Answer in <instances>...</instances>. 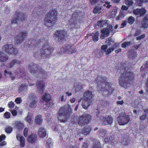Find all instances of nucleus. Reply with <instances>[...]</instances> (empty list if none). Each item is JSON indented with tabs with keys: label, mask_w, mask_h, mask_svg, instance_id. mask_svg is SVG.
Masks as SVG:
<instances>
[{
	"label": "nucleus",
	"mask_w": 148,
	"mask_h": 148,
	"mask_svg": "<svg viewBox=\"0 0 148 148\" xmlns=\"http://www.w3.org/2000/svg\"><path fill=\"white\" fill-rule=\"evenodd\" d=\"M115 31L113 30L112 26L110 25L107 26L106 28L101 31V34L100 36L101 39H103L105 37L108 36L110 33H114Z\"/></svg>",
	"instance_id": "nucleus-10"
},
{
	"label": "nucleus",
	"mask_w": 148,
	"mask_h": 148,
	"mask_svg": "<svg viewBox=\"0 0 148 148\" xmlns=\"http://www.w3.org/2000/svg\"><path fill=\"white\" fill-rule=\"evenodd\" d=\"M9 75L10 76V79L12 80H14L16 78L15 76L13 75V73L12 72H11V74H10Z\"/></svg>",
	"instance_id": "nucleus-54"
},
{
	"label": "nucleus",
	"mask_w": 148,
	"mask_h": 148,
	"mask_svg": "<svg viewBox=\"0 0 148 148\" xmlns=\"http://www.w3.org/2000/svg\"><path fill=\"white\" fill-rule=\"evenodd\" d=\"M22 100L20 97L17 98L15 100V101L18 104L22 102Z\"/></svg>",
	"instance_id": "nucleus-52"
},
{
	"label": "nucleus",
	"mask_w": 148,
	"mask_h": 148,
	"mask_svg": "<svg viewBox=\"0 0 148 148\" xmlns=\"http://www.w3.org/2000/svg\"><path fill=\"white\" fill-rule=\"evenodd\" d=\"M111 42H113V41L111 40V38H109L108 39V40H107L106 41V42L109 44V45L111 43Z\"/></svg>",
	"instance_id": "nucleus-61"
},
{
	"label": "nucleus",
	"mask_w": 148,
	"mask_h": 148,
	"mask_svg": "<svg viewBox=\"0 0 148 148\" xmlns=\"http://www.w3.org/2000/svg\"><path fill=\"white\" fill-rule=\"evenodd\" d=\"M101 10V8L99 7H96L93 10V13L95 14L97 13Z\"/></svg>",
	"instance_id": "nucleus-48"
},
{
	"label": "nucleus",
	"mask_w": 148,
	"mask_h": 148,
	"mask_svg": "<svg viewBox=\"0 0 148 148\" xmlns=\"http://www.w3.org/2000/svg\"><path fill=\"white\" fill-rule=\"evenodd\" d=\"M92 101L84 99H83L82 104L83 108L87 109L89 106L92 103Z\"/></svg>",
	"instance_id": "nucleus-21"
},
{
	"label": "nucleus",
	"mask_w": 148,
	"mask_h": 148,
	"mask_svg": "<svg viewBox=\"0 0 148 148\" xmlns=\"http://www.w3.org/2000/svg\"><path fill=\"white\" fill-rule=\"evenodd\" d=\"M56 16L57 13L54 11L49 12L46 18L45 24L49 27L51 26L56 22Z\"/></svg>",
	"instance_id": "nucleus-4"
},
{
	"label": "nucleus",
	"mask_w": 148,
	"mask_h": 148,
	"mask_svg": "<svg viewBox=\"0 0 148 148\" xmlns=\"http://www.w3.org/2000/svg\"><path fill=\"white\" fill-rule=\"evenodd\" d=\"M79 16L76 12H74L72 16V18L68 23V27L73 29L78 27V23L79 22Z\"/></svg>",
	"instance_id": "nucleus-5"
},
{
	"label": "nucleus",
	"mask_w": 148,
	"mask_h": 148,
	"mask_svg": "<svg viewBox=\"0 0 148 148\" xmlns=\"http://www.w3.org/2000/svg\"><path fill=\"white\" fill-rule=\"evenodd\" d=\"M20 63V61L17 59H13L10 63H8L7 65V67L8 68H11L12 66L15 65H19Z\"/></svg>",
	"instance_id": "nucleus-24"
},
{
	"label": "nucleus",
	"mask_w": 148,
	"mask_h": 148,
	"mask_svg": "<svg viewBox=\"0 0 148 148\" xmlns=\"http://www.w3.org/2000/svg\"><path fill=\"white\" fill-rule=\"evenodd\" d=\"M62 53L67 52L69 54H72L76 51V48L73 47V45H67L64 47H62L60 49Z\"/></svg>",
	"instance_id": "nucleus-9"
},
{
	"label": "nucleus",
	"mask_w": 148,
	"mask_h": 148,
	"mask_svg": "<svg viewBox=\"0 0 148 148\" xmlns=\"http://www.w3.org/2000/svg\"><path fill=\"white\" fill-rule=\"evenodd\" d=\"M17 140L20 142V146L23 147L25 145V139L24 138L21 134H18L16 135Z\"/></svg>",
	"instance_id": "nucleus-23"
},
{
	"label": "nucleus",
	"mask_w": 148,
	"mask_h": 148,
	"mask_svg": "<svg viewBox=\"0 0 148 148\" xmlns=\"http://www.w3.org/2000/svg\"><path fill=\"white\" fill-rule=\"evenodd\" d=\"M131 42H132L131 41L125 42L122 44L121 46L122 47L125 48L130 45Z\"/></svg>",
	"instance_id": "nucleus-41"
},
{
	"label": "nucleus",
	"mask_w": 148,
	"mask_h": 148,
	"mask_svg": "<svg viewBox=\"0 0 148 148\" xmlns=\"http://www.w3.org/2000/svg\"><path fill=\"white\" fill-rule=\"evenodd\" d=\"M72 113L71 109L68 104H66L61 108L59 111L58 118L61 121L65 122L68 119Z\"/></svg>",
	"instance_id": "nucleus-3"
},
{
	"label": "nucleus",
	"mask_w": 148,
	"mask_h": 148,
	"mask_svg": "<svg viewBox=\"0 0 148 148\" xmlns=\"http://www.w3.org/2000/svg\"><path fill=\"white\" fill-rule=\"evenodd\" d=\"M92 148H101V145L100 143L98 141H96L93 143Z\"/></svg>",
	"instance_id": "nucleus-34"
},
{
	"label": "nucleus",
	"mask_w": 148,
	"mask_h": 148,
	"mask_svg": "<svg viewBox=\"0 0 148 148\" xmlns=\"http://www.w3.org/2000/svg\"><path fill=\"white\" fill-rule=\"evenodd\" d=\"M145 35L144 34H142L139 36L137 37L136 38V39L137 40H140L143 38L145 37Z\"/></svg>",
	"instance_id": "nucleus-57"
},
{
	"label": "nucleus",
	"mask_w": 148,
	"mask_h": 148,
	"mask_svg": "<svg viewBox=\"0 0 148 148\" xmlns=\"http://www.w3.org/2000/svg\"><path fill=\"white\" fill-rule=\"evenodd\" d=\"M8 105L9 107L10 108H13L14 106V102L12 101L9 103Z\"/></svg>",
	"instance_id": "nucleus-56"
},
{
	"label": "nucleus",
	"mask_w": 148,
	"mask_h": 148,
	"mask_svg": "<svg viewBox=\"0 0 148 148\" xmlns=\"http://www.w3.org/2000/svg\"><path fill=\"white\" fill-rule=\"evenodd\" d=\"M108 48L107 45H102L101 47L102 52H106V55L109 54L111 52L113 51L115 49L114 46L110 47L107 49L106 50V49Z\"/></svg>",
	"instance_id": "nucleus-19"
},
{
	"label": "nucleus",
	"mask_w": 148,
	"mask_h": 148,
	"mask_svg": "<svg viewBox=\"0 0 148 148\" xmlns=\"http://www.w3.org/2000/svg\"><path fill=\"white\" fill-rule=\"evenodd\" d=\"M99 0H90V2L92 5H93L96 3H97Z\"/></svg>",
	"instance_id": "nucleus-58"
},
{
	"label": "nucleus",
	"mask_w": 148,
	"mask_h": 148,
	"mask_svg": "<svg viewBox=\"0 0 148 148\" xmlns=\"http://www.w3.org/2000/svg\"><path fill=\"white\" fill-rule=\"evenodd\" d=\"M125 3L128 6L132 5L133 3L132 0H125Z\"/></svg>",
	"instance_id": "nucleus-46"
},
{
	"label": "nucleus",
	"mask_w": 148,
	"mask_h": 148,
	"mask_svg": "<svg viewBox=\"0 0 148 148\" xmlns=\"http://www.w3.org/2000/svg\"><path fill=\"white\" fill-rule=\"evenodd\" d=\"M8 59V56L4 52L0 51V62H5Z\"/></svg>",
	"instance_id": "nucleus-26"
},
{
	"label": "nucleus",
	"mask_w": 148,
	"mask_h": 148,
	"mask_svg": "<svg viewBox=\"0 0 148 148\" xmlns=\"http://www.w3.org/2000/svg\"><path fill=\"white\" fill-rule=\"evenodd\" d=\"M16 16L13 18L11 21L12 24H19L25 20V17L22 13L17 14Z\"/></svg>",
	"instance_id": "nucleus-14"
},
{
	"label": "nucleus",
	"mask_w": 148,
	"mask_h": 148,
	"mask_svg": "<svg viewBox=\"0 0 148 148\" xmlns=\"http://www.w3.org/2000/svg\"><path fill=\"white\" fill-rule=\"evenodd\" d=\"M140 11V14L141 16H143L145 13L146 10L144 8H142Z\"/></svg>",
	"instance_id": "nucleus-49"
},
{
	"label": "nucleus",
	"mask_w": 148,
	"mask_h": 148,
	"mask_svg": "<svg viewBox=\"0 0 148 148\" xmlns=\"http://www.w3.org/2000/svg\"><path fill=\"white\" fill-rule=\"evenodd\" d=\"M11 48L10 51H8V54L9 55H15L18 53V50L16 48L13 47L12 45V47H10Z\"/></svg>",
	"instance_id": "nucleus-28"
},
{
	"label": "nucleus",
	"mask_w": 148,
	"mask_h": 148,
	"mask_svg": "<svg viewBox=\"0 0 148 148\" xmlns=\"http://www.w3.org/2000/svg\"><path fill=\"white\" fill-rule=\"evenodd\" d=\"M91 119V117L89 114H84L79 118L78 124L80 125H85L89 122Z\"/></svg>",
	"instance_id": "nucleus-8"
},
{
	"label": "nucleus",
	"mask_w": 148,
	"mask_h": 148,
	"mask_svg": "<svg viewBox=\"0 0 148 148\" xmlns=\"http://www.w3.org/2000/svg\"><path fill=\"white\" fill-rule=\"evenodd\" d=\"M84 99L91 101H92L93 100L92 99L94 97V95L92 94V92L89 90L86 91L84 93Z\"/></svg>",
	"instance_id": "nucleus-20"
},
{
	"label": "nucleus",
	"mask_w": 148,
	"mask_h": 148,
	"mask_svg": "<svg viewBox=\"0 0 148 148\" xmlns=\"http://www.w3.org/2000/svg\"><path fill=\"white\" fill-rule=\"evenodd\" d=\"M130 119L129 115L126 114L125 112H122L118 116L117 120L119 125H123L127 123L129 121Z\"/></svg>",
	"instance_id": "nucleus-6"
},
{
	"label": "nucleus",
	"mask_w": 148,
	"mask_h": 148,
	"mask_svg": "<svg viewBox=\"0 0 148 148\" xmlns=\"http://www.w3.org/2000/svg\"><path fill=\"white\" fill-rule=\"evenodd\" d=\"M45 82L42 81L38 80L36 84L38 90L39 92L42 94L44 92Z\"/></svg>",
	"instance_id": "nucleus-15"
},
{
	"label": "nucleus",
	"mask_w": 148,
	"mask_h": 148,
	"mask_svg": "<svg viewBox=\"0 0 148 148\" xmlns=\"http://www.w3.org/2000/svg\"><path fill=\"white\" fill-rule=\"evenodd\" d=\"M37 135L34 134H32L29 136L27 138V140L28 142L30 143H34L37 140Z\"/></svg>",
	"instance_id": "nucleus-25"
},
{
	"label": "nucleus",
	"mask_w": 148,
	"mask_h": 148,
	"mask_svg": "<svg viewBox=\"0 0 148 148\" xmlns=\"http://www.w3.org/2000/svg\"><path fill=\"white\" fill-rule=\"evenodd\" d=\"M88 144L86 142L84 143L82 147V148H87L88 146Z\"/></svg>",
	"instance_id": "nucleus-60"
},
{
	"label": "nucleus",
	"mask_w": 148,
	"mask_h": 148,
	"mask_svg": "<svg viewBox=\"0 0 148 148\" xmlns=\"http://www.w3.org/2000/svg\"><path fill=\"white\" fill-rule=\"evenodd\" d=\"M42 121V116L40 115H37L35 118V122L37 124H41Z\"/></svg>",
	"instance_id": "nucleus-32"
},
{
	"label": "nucleus",
	"mask_w": 148,
	"mask_h": 148,
	"mask_svg": "<svg viewBox=\"0 0 148 148\" xmlns=\"http://www.w3.org/2000/svg\"><path fill=\"white\" fill-rule=\"evenodd\" d=\"M106 77L99 75L95 80V81L97 84L98 91L99 92L103 93L106 96L111 94L114 90L110 85L109 83L106 81Z\"/></svg>",
	"instance_id": "nucleus-1"
},
{
	"label": "nucleus",
	"mask_w": 148,
	"mask_h": 148,
	"mask_svg": "<svg viewBox=\"0 0 148 148\" xmlns=\"http://www.w3.org/2000/svg\"><path fill=\"white\" fill-rule=\"evenodd\" d=\"M146 114H143V115H142L140 117V119L142 120L143 121L146 118Z\"/></svg>",
	"instance_id": "nucleus-62"
},
{
	"label": "nucleus",
	"mask_w": 148,
	"mask_h": 148,
	"mask_svg": "<svg viewBox=\"0 0 148 148\" xmlns=\"http://www.w3.org/2000/svg\"><path fill=\"white\" fill-rule=\"evenodd\" d=\"M42 99L43 101H45L46 102L45 104L49 108L51 106V103L50 102L51 100V97L49 94L45 93V95L42 96Z\"/></svg>",
	"instance_id": "nucleus-16"
},
{
	"label": "nucleus",
	"mask_w": 148,
	"mask_h": 148,
	"mask_svg": "<svg viewBox=\"0 0 148 148\" xmlns=\"http://www.w3.org/2000/svg\"><path fill=\"white\" fill-rule=\"evenodd\" d=\"M53 50V48L44 45L41 48L40 53L42 57L48 58L51 56Z\"/></svg>",
	"instance_id": "nucleus-7"
},
{
	"label": "nucleus",
	"mask_w": 148,
	"mask_h": 148,
	"mask_svg": "<svg viewBox=\"0 0 148 148\" xmlns=\"http://www.w3.org/2000/svg\"><path fill=\"white\" fill-rule=\"evenodd\" d=\"M34 57L37 59L40 58H41V57L42 56L41 54L40 55L39 52H35L34 53Z\"/></svg>",
	"instance_id": "nucleus-45"
},
{
	"label": "nucleus",
	"mask_w": 148,
	"mask_h": 148,
	"mask_svg": "<svg viewBox=\"0 0 148 148\" xmlns=\"http://www.w3.org/2000/svg\"><path fill=\"white\" fill-rule=\"evenodd\" d=\"M99 35V33L98 32H97L94 34L93 36L92 39L94 42H97L98 40V36Z\"/></svg>",
	"instance_id": "nucleus-36"
},
{
	"label": "nucleus",
	"mask_w": 148,
	"mask_h": 148,
	"mask_svg": "<svg viewBox=\"0 0 148 148\" xmlns=\"http://www.w3.org/2000/svg\"><path fill=\"white\" fill-rule=\"evenodd\" d=\"M142 27L144 28H146L148 27V21L147 19L145 18L143 19L142 22Z\"/></svg>",
	"instance_id": "nucleus-35"
},
{
	"label": "nucleus",
	"mask_w": 148,
	"mask_h": 148,
	"mask_svg": "<svg viewBox=\"0 0 148 148\" xmlns=\"http://www.w3.org/2000/svg\"><path fill=\"white\" fill-rule=\"evenodd\" d=\"M102 124L105 125L108 124L111 125L113 122V118L110 116L102 117L101 119Z\"/></svg>",
	"instance_id": "nucleus-17"
},
{
	"label": "nucleus",
	"mask_w": 148,
	"mask_h": 148,
	"mask_svg": "<svg viewBox=\"0 0 148 148\" xmlns=\"http://www.w3.org/2000/svg\"><path fill=\"white\" fill-rule=\"evenodd\" d=\"M46 133L44 128H40L38 131V135L40 138H43L46 135Z\"/></svg>",
	"instance_id": "nucleus-27"
},
{
	"label": "nucleus",
	"mask_w": 148,
	"mask_h": 148,
	"mask_svg": "<svg viewBox=\"0 0 148 148\" xmlns=\"http://www.w3.org/2000/svg\"><path fill=\"white\" fill-rule=\"evenodd\" d=\"M38 75L39 77L44 78H47L48 75L46 71L42 69H41V71H40Z\"/></svg>",
	"instance_id": "nucleus-29"
},
{
	"label": "nucleus",
	"mask_w": 148,
	"mask_h": 148,
	"mask_svg": "<svg viewBox=\"0 0 148 148\" xmlns=\"http://www.w3.org/2000/svg\"><path fill=\"white\" fill-rule=\"evenodd\" d=\"M82 86L80 84L78 85L75 87V90L76 91H81L82 90Z\"/></svg>",
	"instance_id": "nucleus-43"
},
{
	"label": "nucleus",
	"mask_w": 148,
	"mask_h": 148,
	"mask_svg": "<svg viewBox=\"0 0 148 148\" xmlns=\"http://www.w3.org/2000/svg\"><path fill=\"white\" fill-rule=\"evenodd\" d=\"M12 44H6L3 46L2 49L6 53H8V51H10L11 48L10 47H12Z\"/></svg>",
	"instance_id": "nucleus-31"
},
{
	"label": "nucleus",
	"mask_w": 148,
	"mask_h": 148,
	"mask_svg": "<svg viewBox=\"0 0 148 148\" xmlns=\"http://www.w3.org/2000/svg\"><path fill=\"white\" fill-rule=\"evenodd\" d=\"M106 131L104 129H100L99 133V135L101 136H103L106 134Z\"/></svg>",
	"instance_id": "nucleus-37"
},
{
	"label": "nucleus",
	"mask_w": 148,
	"mask_h": 148,
	"mask_svg": "<svg viewBox=\"0 0 148 148\" xmlns=\"http://www.w3.org/2000/svg\"><path fill=\"white\" fill-rule=\"evenodd\" d=\"M52 140L51 139L49 138L47 141V144L46 146L47 148H49L52 145Z\"/></svg>",
	"instance_id": "nucleus-40"
},
{
	"label": "nucleus",
	"mask_w": 148,
	"mask_h": 148,
	"mask_svg": "<svg viewBox=\"0 0 148 148\" xmlns=\"http://www.w3.org/2000/svg\"><path fill=\"white\" fill-rule=\"evenodd\" d=\"M144 68L146 70L148 69V61H146L144 65Z\"/></svg>",
	"instance_id": "nucleus-63"
},
{
	"label": "nucleus",
	"mask_w": 148,
	"mask_h": 148,
	"mask_svg": "<svg viewBox=\"0 0 148 148\" xmlns=\"http://www.w3.org/2000/svg\"><path fill=\"white\" fill-rule=\"evenodd\" d=\"M11 71H10L9 70L8 71L5 70L4 72V75L5 76H6L7 75H9L10 74H11Z\"/></svg>",
	"instance_id": "nucleus-59"
},
{
	"label": "nucleus",
	"mask_w": 148,
	"mask_h": 148,
	"mask_svg": "<svg viewBox=\"0 0 148 148\" xmlns=\"http://www.w3.org/2000/svg\"><path fill=\"white\" fill-rule=\"evenodd\" d=\"M28 130L27 128H25L23 131V134L24 136L25 137H26L28 135Z\"/></svg>",
	"instance_id": "nucleus-50"
},
{
	"label": "nucleus",
	"mask_w": 148,
	"mask_h": 148,
	"mask_svg": "<svg viewBox=\"0 0 148 148\" xmlns=\"http://www.w3.org/2000/svg\"><path fill=\"white\" fill-rule=\"evenodd\" d=\"M136 4L139 6H141L143 2V0H136Z\"/></svg>",
	"instance_id": "nucleus-47"
},
{
	"label": "nucleus",
	"mask_w": 148,
	"mask_h": 148,
	"mask_svg": "<svg viewBox=\"0 0 148 148\" xmlns=\"http://www.w3.org/2000/svg\"><path fill=\"white\" fill-rule=\"evenodd\" d=\"M135 19L132 16L128 18V22L130 24H132L134 21Z\"/></svg>",
	"instance_id": "nucleus-42"
},
{
	"label": "nucleus",
	"mask_w": 148,
	"mask_h": 148,
	"mask_svg": "<svg viewBox=\"0 0 148 148\" xmlns=\"http://www.w3.org/2000/svg\"><path fill=\"white\" fill-rule=\"evenodd\" d=\"M26 35V33L23 32H21L19 34L17 35L15 38V43L18 44H20L24 41Z\"/></svg>",
	"instance_id": "nucleus-12"
},
{
	"label": "nucleus",
	"mask_w": 148,
	"mask_h": 148,
	"mask_svg": "<svg viewBox=\"0 0 148 148\" xmlns=\"http://www.w3.org/2000/svg\"><path fill=\"white\" fill-rule=\"evenodd\" d=\"M134 77V75L132 72H124L120 76L119 80V85L121 87L126 88L130 86L131 80Z\"/></svg>",
	"instance_id": "nucleus-2"
},
{
	"label": "nucleus",
	"mask_w": 148,
	"mask_h": 148,
	"mask_svg": "<svg viewBox=\"0 0 148 148\" xmlns=\"http://www.w3.org/2000/svg\"><path fill=\"white\" fill-rule=\"evenodd\" d=\"M12 130V128L10 126L7 127L5 129V132L8 133H10Z\"/></svg>",
	"instance_id": "nucleus-44"
},
{
	"label": "nucleus",
	"mask_w": 148,
	"mask_h": 148,
	"mask_svg": "<svg viewBox=\"0 0 148 148\" xmlns=\"http://www.w3.org/2000/svg\"><path fill=\"white\" fill-rule=\"evenodd\" d=\"M28 97L31 101L29 107L33 108L36 106L38 100L35 94H31Z\"/></svg>",
	"instance_id": "nucleus-13"
},
{
	"label": "nucleus",
	"mask_w": 148,
	"mask_h": 148,
	"mask_svg": "<svg viewBox=\"0 0 148 148\" xmlns=\"http://www.w3.org/2000/svg\"><path fill=\"white\" fill-rule=\"evenodd\" d=\"M33 115L31 113H28L27 116L25 118V120L30 124L33 122Z\"/></svg>",
	"instance_id": "nucleus-30"
},
{
	"label": "nucleus",
	"mask_w": 148,
	"mask_h": 148,
	"mask_svg": "<svg viewBox=\"0 0 148 148\" xmlns=\"http://www.w3.org/2000/svg\"><path fill=\"white\" fill-rule=\"evenodd\" d=\"M27 86L26 85L22 84L19 88V90L20 91H21L27 89Z\"/></svg>",
	"instance_id": "nucleus-39"
},
{
	"label": "nucleus",
	"mask_w": 148,
	"mask_h": 148,
	"mask_svg": "<svg viewBox=\"0 0 148 148\" xmlns=\"http://www.w3.org/2000/svg\"><path fill=\"white\" fill-rule=\"evenodd\" d=\"M5 138V136L4 134H2L0 136V142L3 140H4Z\"/></svg>",
	"instance_id": "nucleus-64"
},
{
	"label": "nucleus",
	"mask_w": 148,
	"mask_h": 148,
	"mask_svg": "<svg viewBox=\"0 0 148 148\" xmlns=\"http://www.w3.org/2000/svg\"><path fill=\"white\" fill-rule=\"evenodd\" d=\"M66 31L64 30L58 31L56 33V37L58 39H63L67 35Z\"/></svg>",
	"instance_id": "nucleus-18"
},
{
	"label": "nucleus",
	"mask_w": 148,
	"mask_h": 148,
	"mask_svg": "<svg viewBox=\"0 0 148 148\" xmlns=\"http://www.w3.org/2000/svg\"><path fill=\"white\" fill-rule=\"evenodd\" d=\"M10 113L9 112H6L4 114V116L6 118H9L10 117Z\"/></svg>",
	"instance_id": "nucleus-55"
},
{
	"label": "nucleus",
	"mask_w": 148,
	"mask_h": 148,
	"mask_svg": "<svg viewBox=\"0 0 148 148\" xmlns=\"http://www.w3.org/2000/svg\"><path fill=\"white\" fill-rule=\"evenodd\" d=\"M140 10L137 8L136 10H134L133 11V12L134 14L136 15H138L140 14Z\"/></svg>",
	"instance_id": "nucleus-51"
},
{
	"label": "nucleus",
	"mask_w": 148,
	"mask_h": 148,
	"mask_svg": "<svg viewBox=\"0 0 148 148\" xmlns=\"http://www.w3.org/2000/svg\"><path fill=\"white\" fill-rule=\"evenodd\" d=\"M41 69L37 64L33 63L30 64L29 66V69L31 73L35 75L38 74Z\"/></svg>",
	"instance_id": "nucleus-11"
},
{
	"label": "nucleus",
	"mask_w": 148,
	"mask_h": 148,
	"mask_svg": "<svg viewBox=\"0 0 148 148\" xmlns=\"http://www.w3.org/2000/svg\"><path fill=\"white\" fill-rule=\"evenodd\" d=\"M92 130L91 127L89 125L86 126L82 130V134L84 135H87Z\"/></svg>",
	"instance_id": "nucleus-22"
},
{
	"label": "nucleus",
	"mask_w": 148,
	"mask_h": 148,
	"mask_svg": "<svg viewBox=\"0 0 148 148\" xmlns=\"http://www.w3.org/2000/svg\"><path fill=\"white\" fill-rule=\"evenodd\" d=\"M141 31L140 29L137 30L134 34L135 36H137L139 34H141Z\"/></svg>",
	"instance_id": "nucleus-53"
},
{
	"label": "nucleus",
	"mask_w": 148,
	"mask_h": 148,
	"mask_svg": "<svg viewBox=\"0 0 148 148\" xmlns=\"http://www.w3.org/2000/svg\"><path fill=\"white\" fill-rule=\"evenodd\" d=\"M16 127L18 129H21L24 127L23 123L20 121H16L15 122Z\"/></svg>",
	"instance_id": "nucleus-33"
},
{
	"label": "nucleus",
	"mask_w": 148,
	"mask_h": 148,
	"mask_svg": "<svg viewBox=\"0 0 148 148\" xmlns=\"http://www.w3.org/2000/svg\"><path fill=\"white\" fill-rule=\"evenodd\" d=\"M106 21L104 20H102L100 21H98L97 22V25L99 26H100V27H103V25L106 23Z\"/></svg>",
	"instance_id": "nucleus-38"
}]
</instances>
